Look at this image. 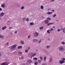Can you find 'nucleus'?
I'll list each match as a JSON object with an SVG mask.
<instances>
[{
    "mask_svg": "<svg viewBox=\"0 0 65 65\" xmlns=\"http://www.w3.org/2000/svg\"><path fill=\"white\" fill-rule=\"evenodd\" d=\"M64 47L62 46H60L59 48V50L60 51H64Z\"/></svg>",
    "mask_w": 65,
    "mask_h": 65,
    "instance_id": "f257e3e1",
    "label": "nucleus"
},
{
    "mask_svg": "<svg viewBox=\"0 0 65 65\" xmlns=\"http://www.w3.org/2000/svg\"><path fill=\"white\" fill-rule=\"evenodd\" d=\"M16 47H17V45H14L11 46L10 48L11 49H14Z\"/></svg>",
    "mask_w": 65,
    "mask_h": 65,
    "instance_id": "f03ea898",
    "label": "nucleus"
},
{
    "mask_svg": "<svg viewBox=\"0 0 65 65\" xmlns=\"http://www.w3.org/2000/svg\"><path fill=\"white\" fill-rule=\"evenodd\" d=\"M64 63H65V61L63 60H60L59 61V64H63Z\"/></svg>",
    "mask_w": 65,
    "mask_h": 65,
    "instance_id": "7ed1b4c3",
    "label": "nucleus"
},
{
    "mask_svg": "<svg viewBox=\"0 0 65 65\" xmlns=\"http://www.w3.org/2000/svg\"><path fill=\"white\" fill-rule=\"evenodd\" d=\"M39 35V34L37 32H35L34 34V36L35 37H37Z\"/></svg>",
    "mask_w": 65,
    "mask_h": 65,
    "instance_id": "20e7f679",
    "label": "nucleus"
},
{
    "mask_svg": "<svg viewBox=\"0 0 65 65\" xmlns=\"http://www.w3.org/2000/svg\"><path fill=\"white\" fill-rule=\"evenodd\" d=\"M46 48L47 49H50L51 48V45H47L46 46Z\"/></svg>",
    "mask_w": 65,
    "mask_h": 65,
    "instance_id": "39448f33",
    "label": "nucleus"
},
{
    "mask_svg": "<svg viewBox=\"0 0 65 65\" xmlns=\"http://www.w3.org/2000/svg\"><path fill=\"white\" fill-rule=\"evenodd\" d=\"M4 15V13L3 12H2L0 14V17H2Z\"/></svg>",
    "mask_w": 65,
    "mask_h": 65,
    "instance_id": "423d86ee",
    "label": "nucleus"
},
{
    "mask_svg": "<svg viewBox=\"0 0 65 65\" xmlns=\"http://www.w3.org/2000/svg\"><path fill=\"white\" fill-rule=\"evenodd\" d=\"M1 7L2 8H4L5 7V4H3L1 5Z\"/></svg>",
    "mask_w": 65,
    "mask_h": 65,
    "instance_id": "0eeeda50",
    "label": "nucleus"
},
{
    "mask_svg": "<svg viewBox=\"0 0 65 65\" xmlns=\"http://www.w3.org/2000/svg\"><path fill=\"white\" fill-rule=\"evenodd\" d=\"M49 21L48 20H46L45 21V23L47 24L49 22Z\"/></svg>",
    "mask_w": 65,
    "mask_h": 65,
    "instance_id": "6e6552de",
    "label": "nucleus"
},
{
    "mask_svg": "<svg viewBox=\"0 0 65 65\" xmlns=\"http://www.w3.org/2000/svg\"><path fill=\"white\" fill-rule=\"evenodd\" d=\"M53 13V12H51L48 11L47 12V14L49 15H51Z\"/></svg>",
    "mask_w": 65,
    "mask_h": 65,
    "instance_id": "1a4fd4ad",
    "label": "nucleus"
},
{
    "mask_svg": "<svg viewBox=\"0 0 65 65\" xmlns=\"http://www.w3.org/2000/svg\"><path fill=\"white\" fill-rule=\"evenodd\" d=\"M38 41V40H37V39H34L33 40V42H37Z\"/></svg>",
    "mask_w": 65,
    "mask_h": 65,
    "instance_id": "9d476101",
    "label": "nucleus"
},
{
    "mask_svg": "<svg viewBox=\"0 0 65 65\" xmlns=\"http://www.w3.org/2000/svg\"><path fill=\"white\" fill-rule=\"evenodd\" d=\"M61 30H62L63 33L65 34V28H61Z\"/></svg>",
    "mask_w": 65,
    "mask_h": 65,
    "instance_id": "9b49d317",
    "label": "nucleus"
},
{
    "mask_svg": "<svg viewBox=\"0 0 65 65\" xmlns=\"http://www.w3.org/2000/svg\"><path fill=\"white\" fill-rule=\"evenodd\" d=\"M5 29H6V26H5L4 27H2V29L3 30H4Z\"/></svg>",
    "mask_w": 65,
    "mask_h": 65,
    "instance_id": "f8f14e48",
    "label": "nucleus"
},
{
    "mask_svg": "<svg viewBox=\"0 0 65 65\" xmlns=\"http://www.w3.org/2000/svg\"><path fill=\"white\" fill-rule=\"evenodd\" d=\"M8 64L7 63L5 62L2 63L1 65H8Z\"/></svg>",
    "mask_w": 65,
    "mask_h": 65,
    "instance_id": "ddd939ff",
    "label": "nucleus"
},
{
    "mask_svg": "<svg viewBox=\"0 0 65 65\" xmlns=\"http://www.w3.org/2000/svg\"><path fill=\"white\" fill-rule=\"evenodd\" d=\"M32 62V61L31 60H28L27 61L28 63H31Z\"/></svg>",
    "mask_w": 65,
    "mask_h": 65,
    "instance_id": "4468645a",
    "label": "nucleus"
},
{
    "mask_svg": "<svg viewBox=\"0 0 65 65\" xmlns=\"http://www.w3.org/2000/svg\"><path fill=\"white\" fill-rule=\"evenodd\" d=\"M4 37L3 36H2L0 35V38L4 39Z\"/></svg>",
    "mask_w": 65,
    "mask_h": 65,
    "instance_id": "2eb2a0df",
    "label": "nucleus"
},
{
    "mask_svg": "<svg viewBox=\"0 0 65 65\" xmlns=\"http://www.w3.org/2000/svg\"><path fill=\"white\" fill-rule=\"evenodd\" d=\"M21 44H24V42L22 40H21Z\"/></svg>",
    "mask_w": 65,
    "mask_h": 65,
    "instance_id": "dca6fc26",
    "label": "nucleus"
},
{
    "mask_svg": "<svg viewBox=\"0 0 65 65\" xmlns=\"http://www.w3.org/2000/svg\"><path fill=\"white\" fill-rule=\"evenodd\" d=\"M38 62H37L36 61H35V62L34 65H37V64H38Z\"/></svg>",
    "mask_w": 65,
    "mask_h": 65,
    "instance_id": "f3484780",
    "label": "nucleus"
},
{
    "mask_svg": "<svg viewBox=\"0 0 65 65\" xmlns=\"http://www.w3.org/2000/svg\"><path fill=\"white\" fill-rule=\"evenodd\" d=\"M44 27L43 26H41L39 28V29L40 30H42V29H43Z\"/></svg>",
    "mask_w": 65,
    "mask_h": 65,
    "instance_id": "a211bd4d",
    "label": "nucleus"
},
{
    "mask_svg": "<svg viewBox=\"0 0 65 65\" xmlns=\"http://www.w3.org/2000/svg\"><path fill=\"white\" fill-rule=\"evenodd\" d=\"M61 43L63 45H65V42H64V41H62L61 42Z\"/></svg>",
    "mask_w": 65,
    "mask_h": 65,
    "instance_id": "6ab92c4d",
    "label": "nucleus"
},
{
    "mask_svg": "<svg viewBox=\"0 0 65 65\" xmlns=\"http://www.w3.org/2000/svg\"><path fill=\"white\" fill-rule=\"evenodd\" d=\"M35 55H36V54L33 53L31 55V57H34V56H35Z\"/></svg>",
    "mask_w": 65,
    "mask_h": 65,
    "instance_id": "aec40b11",
    "label": "nucleus"
},
{
    "mask_svg": "<svg viewBox=\"0 0 65 65\" xmlns=\"http://www.w3.org/2000/svg\"><path fill=\"white\" fill-rule=\"evenodd\" d=\"M34 25V23L33 22H30V26H32V25Z\"/></svg>",
    "mask_w": 65,
    "mask_h": 65,
    "instance_id": "412c9836",
    "label": "nucleus"
},
{
    "mask_svg": "<svg viewBox=\"0 0 65 65\" xmlns=\"http://www.w3.org/2000/svg\"><path fill=\"white\" fill-rule=\"evenodd\" d=\"M53 61V58H50V62H52Z\"/></svg>",
    "mask_w": 65,
    "mask_h": 65,
    "instance_id": "4be33fe9",
    "label": "nucleus"
},
{
    "mask_svg": "<svg viewBox=\"0 0 65 65\" xmlns=\"http://www.w3.org/2000/svg\"><path fill=\"white\" fill-rule=\"evenodd\" d=\"M22 48V46H19L18 47V49H20V48Z\"/></svg>",
    "mask_w": 65,
    "mask_h": 65,
    "instance_id": "5701e85b",
    "label": "nucleus"
},
{
    "mask_svg": "<svg viewBox=\"0 0 65 65\" xmlns=\"http://www.w3.org/2000/svg\"><path fill=\"white\" fill-rule=\"evenodd\" d=\"M24 6H22L21 7V10H23V9H24Z\"/></svg>",
    "mask_w": 65,
    "mask_h": 65,
    "instance_id": "b1692460",
    "label": "nucleus"
},
{
    "mask_svg": "<svg viewBox=\"0 0 65 65\" xmlns=\"http://www.w3.org/2000/svg\"><path fill=\"white\" fill-rule=\"evenodd\" d=\"M44 7L43 6H41V9H43Z\"/></svg>",
    "mask_w": 65,
    "mask_h": 65,
    "instance_id": "393cba45",
    "label": "nucleus"
},
{
    "mask_svg": "<svg viewBox=\"0 0 65 65\" xmlns=\"http://www.w3.org/2000/svg\"><path fill=\"white\" fill-rule=\"evenodd\" d=\"M5 44L7 46H8L9 45V43L7 42Z\"/></svg>",
    "mask_w": 65,
    "mask_h": 65,
    "instance_id": "a878e982",
    "label": "nucleus"
},
{
    "mask_svg": "<svg viewBox=\"0 0 65 65\" xmlns=\"http://www.w3.org/2000/svg\"><path fill=\"white\" fill-rule=\"evenodd\" d=\"M28 49H26L25 50V53H28Z\"/></svg>",
    "mask_w": 65,
    "mask_h": 65,
    "instance_id": "bb28decb",
    "label": "nucleus"
},
{
    "mask_svg": "<svg viewBox=\"0 0 65 65\" xmlns=\"http://www.w3.org/2000/svg\"><path fill=\"white\" fill-rule=\"evenodd\" d=\"M29 21V19L28 18H27L26 19V21L27 22H28V21Z\"/></svg>",
    "mask_w": 65,
    "mask_h": 65,
    "instance_id": "cd10ccee",
    "label": "nucleus"
},
{
    "mask_svg": "<svg viewBox=\"0 0 65 65\" xmlns=\"http://www.w3.org/2000/svg\"><path fill=\"white\" fill-rule=\"evenodd\" d=\"M26 18L24 17V18H23L22 20H23V21H25V20H26Z\"/></svg>",
    "mask_w": 65,
    "mask_h": 65,
    "instance_id": "c85d7f7f",
    "label": "nucleus"
},
{
    "mask_svg": "<svg viewBox=\"0 0 65 65\" xmlns=\"http://www.w3.org/2000/svg\"><path fill=\"white\" fill-rule=\"evenodd\" d=\"M18 54H19V55H22V52H19L18 53Z\"/></svg>",
    "mask_w": 65,
    "mask_h": 65,
    "instance_id": "c756f323",
    "label": "nucleus"
},
{
    "mask_svg": "<svg viewBox=\"0 0 65 65\" xmlns=\"http://www.w3.org/2000/svg\"><path fill=\"white\" fill-rule=\"evenodd\" d=\"M34 60H37V58L36 57H35L34 58Z\"/></svg>",
    "mask_w": 65,
    "mask_h": 65,
    "instance_id": "7c9ffc66",
    "label": "nucleus"
},
{
    "mask_svg": "<svg viewBox=\"0 0 65 65\" xmlns=\"http://www.w3.org/2000/svg\"><path fill=\"white\" fill-rule=\"evenodd\" d=\"M38 62L39 63H40L41 62V61L40 60H38Z\"/></svg>",
    "mask_w": 65,
    "mask_h": 65,
    "instance_id": "2f4dec72",
    "label": "nucleus"
},
{
    "mask_svg": "<svg viewBox=\"0 0 65 65\" xmlns=\"http://www.w3.org/2000/svg\"><path fill=\"white\" fill-rule=\"evenodd\" d=\"M41 39H40L38 41V43H40V42H41Z\"/></svg>",
    "mask_w": 65,
    "mask_h": 65,
    "instance_id": "473e14b6",
    "label": "nucleus"
},
{
    "mask_svg": "<svg viewBox=\"0 0 65 65\" xmlns=\"http://www.w3.org/2000/svg\"><path fill=\"white\" fill-rule=\"evenodd\" d=\"M40 59L42 60H43V58L41 57H40Z\"/></svg>",
    "mask_w": 65,
    "mask_h": 65,
    "instance_id": "72a5a7b5",
    "label": "nucleus"
},
{
    "mask_svg": "<svg viewBox=\"0 0 65 65\" xmlns=\"http://www.w3.org/2000/svg\"><path fill=\"white\" fill-rule=\"evenodd\" d=\"M24 58V57L23 56H22L21 57V59H23Z\"/></svg>",
    "mask_w": 65,
    "mask_h": 65,
    "instance_id": "f704fd0d",
    "label": "nucleus"
},
{
    "mask_svg": "<svg viewBox=\"0 0 65 65\" xmlns=\"http://www.w3.org/2000/svg\"><path fill=\"white\" fill-rule=\"evenodd\" d=\"M47 33H48V34H50V31L49 30H47Z\"/></svg>",
    "mask_w": 65,
    "mask_h": 65,
    "instance_id": "c9c22d12",
    "label": "nucleus"
},
{
    "mask_svg": "<svg viewBox=\"0 0 65 65\" xmlns=\"http://www.w3.org/2000/svg\"><path fill=\"white\" fill-rule=\"evenodd\" d=\"M57 15L56 14H55L53 16V18H54V17H55Z\"/></svg>",
    "mask_w": 65,
    "mask_h": 65,
    "instance_id": "e433bc0d",
    "label": "nucleus"
},
{
    "mask_svg": "<svg viewBox=\"0 0 65 65\" xmlns=\"http://www.w3.org/2000/svg\"><path fill=\"white\" fill-rule=\"evenodd\" d=\"M47 20H51V18H47Z\"/></svg>",
    "mask_w": 65,
    "mask_h": 65,
    "instance_id": "4c0bfd02",
    "label": "nucleus"
},
{
    "mask_svg": "<svg viewBox=\"0 0 65 65\" xmlns=\"http://www.w3.org/2000/svg\"><path fill=\"white\" fill-rule=\"evenodd\" d=\"M57 31H58V32H60V31H61V29H58L57 30Z\"/></svg>",
    "mask_w": 65,
    "mask_h": 65,
    "instance_id": "58836bf2",
    "label": "nucleus"
},
{
    "mask_svg": "<svg viewBox=\"0 0 65 65\" xmlns=\"http://www.w3.org/2000/svg\"><path fill=\"white\" fill-rule=\"evenodd\" d=\"M43 59L44 60V61H45V60H46V57H44Z\"/></svg>",
    "mask_w": 65,
    "mask_h": 65,
    "instance_id": "ea45409f",
    "label": "nucleus"
},
{
    "mask_svg": "<svg viewBox=\"0 0 65 65\" xmlns=\"http://www.w3.org/2000/svg\"><path fill=\"white\" fill-rule=\"evenodd\" d=\"M51 2H54L55 1V0H50Z\"/></svg>",
    "mask_w": 65,
    "mask_h": 65,
    "instance_id": "a19ab883",
    "label": "nucleus"
},
{
    "mask_svg": "<svg viewBox=\"0 0 65 65\" xmlns=\"http://www.w3.org/2000/svg\"><path fill=\"white\" fill-rule=\"evenodd\" d=\"M51 8H48L47 9V10H48V11H50L51 10Z\"/></svg>",
    "mask_w": 65,
    "mask_h": 65,
    "instance_id": "79ce46f5",
    "label": "nucleus"
},
{
    "mask_svg": "<svg viewBox=\"0 0 65 65\" xmlns=\"http://www.w3.org/2000/svg\"><path fill=\"white\" fill-rule=\"evenodd\" d=\"M48 41H51V39L50 38H48Z\"/></svg>",
    "mask_w": 65,
    "mask_h": 65,
    "instance_id": "37998d69",
    "label": "nucleus"
},
{
    "mask_svg": "<svg viewBox=\"0 0 65 65\" xmlns=\"http://www.w3.org/2000/svg\"><path fill=\"white\" fill-rule=\"evenodd\" d=\"M41 18L42 19H44V17H43V16H42L41 17Z\"/></svg>",
    "mask_w": 65,
    "mask_h": 65,
    "instance_id": "c03bdc74",
    "label": "nucleus"
},
{
    "mask_svg": "<svg viewBox=\"0 0 65 65\" xmlns=\"http://www.w3.org/2000/svg\"><path fill=\"white\" fill-rule=\"evenodd\" d=\"M47 24V26H50V25H51V23H48Z\"/></svg>",
    "mask_w": 65,
    "mask_h": 65,
    "instance_id": "a18cd8bd",
    "label": "nucleus"
},
{
    "mask_svg": "<svg viewBox=\"0 0 65 65\" xmlns=\"http://www.w3.org/2000/svg\"><path fill=\"white\" fill-rule=\"evenodd\" d=\"M45 53L46 54H47V55H48V52L47 51Z\"/></svg>",
    "mask_w": 65,
    "mask_h": 65,
    "instance_id": "49530a36",
    "label": "nucleus"
},
{
    "mask_svg": "<svg viewBox=\"0 0 65 65\" xmlns=\"http://www.w3.org/2000/svg\"><path fill=\"white\" fill-rule=\"evenodd\" d=\"M10 34L12 35L13 34V33H12V32H10Z\"/></svg>",
    "mask_w": 65,
    "mask_h": 65,
    "instance_id": "de8ad7c7",
    "label": "nucleus"
},
{
    "mask_svg": "<svg viewBox=\"0 0 65 65\" xmlns=\"http://www.w3.org/2000/svg\"><path fill=\"white\" fill-rule=\"evenodd\" d=\"M2 9L1 8H0V11H2Z\"/></svg>",
    "mask_w": 65,
    "mask_h": 65,
    "instance_id": "09e8293b",
    "label": "nucleus"
},
{
    "mask_svg": "<svg viewBox=\"0 0 65 65\" xmlns=\"http://www.w3.org/2000/svg\"><path fill=\"white\" fill-rule=\"evenodd\" d=\"M44 51L45 53L47 51H46V50H44Z\"/></svg>",
    "mask_w": 65,
    "mask_h": 65,
    "instance_id": "8fccbe9b",
    "label": "nucleus"
},
{
    "mask_svg": "<svg viewBox=\"0 0 65 65\" xmlns=\"http://www.w3.org/2000/svg\"><path fill=\"white\" fill-rule=\"evenodd\" d=\"M12 29V27H9V29Z\"/></svg>",
    "mask_w": 65,
    "mask_h": 65,
    "instance_id": "3c124183",
    "label": "nucleus"
},
{
    "mask_svg": "<svg viewBox=\"0 0 65 65\" xmlns=\"http://www.w3.org/2000/svg\"><path fill=\"white\" fill-rule=\"evenodd\" d=\"M17 6H18V7H19V6H20V5L18 4H17Z\"/></svg>",
    "mask_w": 65,
    "mask_h": 65,
    "instance_id": "603ef678",
    "label": "nucleus"
},
{
    "mask_svg": "<svg viewBox=\"0 0 65 65\" xmlns=\"http://www.w3.org/2000/svg\"><path fill=\"white\" fill-rule=\"evenodd\" d=\"M42 65H46V63H45V64H44V63H43L42 64Z\"/></svg>",
    "mask_w": 65,
    "mask_h": 65,
    "instance_id": "864d4df0",
    "label": "nucleus"
},
{
    "mask_svg": "<svg viewBox=\"0 0 65 65\" xmlns=\"http://www.w3.org/2000/svg\"><path fill=\"white\" fill-rule=\"evenodd\" d=\"M62 60H63L64 61H65V58H62Z\"/></svg>",
    "mask_w": 65,
    "mask_h": 65,
    "instance_id": "5fc2aeb1",
    "label": "nucleus"
},
{
    "mask_svg": "<svg viewBox=\"0 0 65 65\" xmlns=\"http://www.w3.org/2000/svg\"><path fill=\"white\" fill-rule=\"evenodd\" d=\"M50 23L51 25V24H54V23H53V22Z\"/></svg>",
    "mask_w": 65,
    "mask_h": 65,
    "instance_id": "6e6d98bb",
    "label": "nucleus"
},
{
    "mask_svg": "<svg viewBox=\"0 0 65 65\" xmlns=\"http://www.w3.org/2000/svg\"><path fill=\"white\" fill-rule=\"evenodd\" d=\"M51 31H53V30H54V29L53 28H51Z\"/></svg>",
    "mask_w": 65,
    "mask_h": 65,
    "instance_id": "4d7b16f0",
    "label": "nucleus"
},
{
    "mask_svg": "<svg viewBox=\"0 0 65 65\" xmlns=\"http://www.w3.org/2000/svg\"><path fill=\"white\" fill-rule=\"evenodd\" d=\"M14 65H17V64L15 63H14Z\"/></svg>",
    "mask_w": 65,
    "mask_h": 65,
    "instance_id": "13d9d810",
    "label": "nucleus"
},
{
    "mask_svg": "<svg viewBox=\"0 0 65 65\" xmlns=\"http://www.w3.org/2000/svg\"><path fill=\"white\" fill-rule=\"evenodd\" d=\"M52 11H53V12H55V10H52Z\"/></svg>",
    "mask_w": 65,
    "mask_h": 65,
    "instance_id": "bf43d9fd",
    "label": "nucleus"
},
{
    "mask_svg": "<svg viewBox=\"0 0 65 65\" xmlns=\"http://www.w3.org/2000/svg\"><path fill=\"white\" fill-rule=\"evenodd\" d=\"M30 47H29L28 48V50H30Z\"/></svg>",
    "mask_w": 65,
    "mask_h": 65,
    "instance_id": "052dcab7",
    "label": "nucleus"
},
{
    "mask_svg": "<svg viewBox=\"0 0 65 65\" xmlns=\"http://www.w3.org/2000/svg\"><path fill=\"white\" fill-rule=\"evenodd\" d=\"M15 34H16L17 33V31H15Z\"/></svg>",
    "mask_w": 65,
    "mask_h": 65,
    "instance_id": "680f3d73",
    "label": "nucleus"
},
{
    "mask_svg": "<svg viewBox=\"0 0 65 65\" xmlns=\"http://www.w3.org/2000/svg\"><path fill=\"white\" fill-rule=\"evenodd\" d=\"M30 37V36H28V38H29Z\"/></svg>",
    "mask_w": 65,
    "mask_h": 65,
    "instance_id": "e2e57ef3",
    "label": "nucleus"
},
{
    "mask_svg": "<svg viewBox=\"0 0 65 65\" xmlns=\"http://www.w3.org/2000/svg\"><path fill=\"white\" fill-rule=\"evenodd\" d=\"M53 28H55V26H53Z\"/></svg>",
    "mask_w": 65,
    "mask_h": 65,
    "instance_id": "0e129e2a",
    "label": "nucleus"
},
{
    "mask_svg": "<svg viewBox=\"0 0 65 65\" xmlns=\"http://www.w3.org/2000/svg\"><path fill=\"white\" fill-rule=\"evenodd\" d=\"M56 22H58L59 21V20H56Z\"/></svg>",
    "mask_w": 65,
    "mask_h": 65,
    "instance_id": "69168bd1",
    "label": "nucleus"
},
{
    "mask_svg": "<svg viewBox=\"0 0 65 65\" xmlns=\"http://www.w3.org/2000/svg\"><path fill=\"white\" fill-rule=\"evenodd\" d=\"M0 56H1V53L0 52Z\"/></svg>",
    "mask_w": 65,
    "mask_h": 65,
    "instance_id": "338daca9",
    "label": "nucleus"
},
{
    "mask_svg": "<svg viewBox=\"0 0 65 65\" xmlns=\"http://www.w3.org/2000/svg\"><path fill=\"white\" fill-rule=\"evenodd\" d=\"M22 65H25V64H22Z\"/></svg>",
    "mask_w": 65,
    "mask_h": 65,
    "instance_id": "774afa93",
    "label": "nucleus"
}]
</instances>
